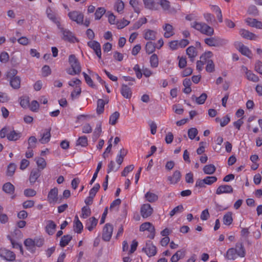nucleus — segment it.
Wrapping results in <instances>:
<instances>
[{"mask_svg": "<svg viewBox=\"0 0 262 262\" xmlns=\"http://www.w3.org/2000/svg\"><path fill=\"white\" fill-rule=\"evenodd\" d=\"M159 4L164 11H168L170 10L171 5L170 2L168 0H160Z\"/></svg>", "mask_w": 262, "mask_h": 262, "instance_id": "39", "label": "nucleus"}, {"mask_svg": "<svg viewBox=\"0 0 262 262\" xmlns=\"http://www.w3.org/2000/svg\"><path fill=\"white\" fill-rule=\"evenodd\" d=\"M17 74V71L15 69H11L7 72V77L10 78V84L14 89H18L20 85V79L18 76H15Z\"/></svg>", "mask_w": 262, "mask_h": 262, "instance_id": "4", "label": "nucleus"}, {"mask_svg": "<svg viewBox=\"0 0 262 262\" xmlns=\"http://www.w3.org/2000/svg\"><path fill=\"white\" fill-rule=\"evenodd\" d=\"M81 217L86 219L90 216L91 214V210L89 207L84 206L81 209Z\"/></svg>", "mask_w": 262, "mask_h": 262, "instance_id": "44", "label": "nucleus"}, {"mask_svg": "<svg viewBox=\"0 0 262 262\" xmlns=\"http://www.w3.org/2000/svg\"><path fill=\"white\" fill-rule=\"evenodd\" d=\"M162 28L165 31L164 36L165 38H168L174 34V28L171 25L166 23L163 26Z\"/></svg>", "mask_w": 262, "mask_h": 262, "instance_id": "16", "label": "nucleus"}, {"mask_svg": "<svg viewBox=\"0 0 262 262\" xmlns=\"http://www.w3.org/2000/svg\"><path fill=\"white\" fill-rule=\"evenodd\" d=\"M217 179L215 176H208L204 179L206 185H211L217 181Z\"/></svg>", "mask_w": 262, "mask_h": 262, "instance_id": "56", "label": "nucleus"}, {"mask_svg": "<svg viewBox=\"0 0 262 262\" xmlns=\"http://www.w3.org/2000/svg\"><path fill=\"white\" fill-rule=\"evenodd\" d=\"M58 200V189L54 187L50 190L48 195V201L50 204H55Z\"/></svg>", "mask_w": 262, "mask_h": 262, "instance_id": "11", "label": "nucleus"}, {"mask_svg": "<svg viewBox=\"0 0 262 262\" xmlns=\"http://www.w3.org/2000/svg\"><path fill=\"white\" fill-rule=\"evenodd\" d=\"M40 176V170L39 169H33L30 173L29 181L31 184H33L37 181Z\"/></svg>", "mask_w": 262, "mask_h": 262, "instance_id": "23", "label": "nucleus"}, {"mask_svg": "<svg viewBox=\"0 0 262 262\" xmlns=\"http://www.w3.org/2000/svg\"><path fill=\"white\" fill-rule=\"evenodd\" d=\"M61 33L62 36L61 38L64 41H69L70 42H74L75 41H77V38L73 34L72 32L68 29H65L61 26L58 28Z\"/></svg>", "mask_w": 262, "mask_h": 262, "instance_id": "5", "label": "nucleus"}, {"mask_svg": "<svg viewBox=\"0 0 262 262\" xmlns=\"http://www.w3.org/2000/svg\"><path fill=\"white\" fill-rule=\"evenodd\" d=\"M191 28L207 36H212L214 33V29L202 22L193 21L190 23Z\"/></svg>", "mask_w": 262, "mask_h": 262, "instance_id": "1", "label": "nucleus"}, {"mask_svg": "<svg viewBox=\"0 0 262 262\" xmlns=\"http://www.w3.org/2000/svg\"><path fill=\"white\" fill-rule=\"evenodd\" d=\"M156 48V44L151 41L147 42L145 45L146 52L148 54H150L154 52Z\"/></svg>", "mask_w": 262, "mask_h": 262, "instance_id": "37", "label": "nucleus"}, {"mask_svg": "<svg viewBox=\"0 0 262 262\" xmlns=\"http://www.w3.org/2000/svg\"><path fill=\"white\" fill-rule=\"evenodd\" d=\"M236 252L237 255L241 257L245 256L246 251L244 248V245L242 243H237L235 245Z\"/></svg>", "mask_w": 262, "mask_h": 262, "instance_id": "28", "label": "nucleus"}, {"mask_svg": "<svg viewBox=\"0 0 262 262\" xmlns=\"http://www.w3.org/2000/svg\"><path fill=\"white\" fill-rule=\"evenodd\" d=\"M36 163L38 167V169L40 170L43 169L46 167L47 165L45 160L43 158L41 157L38 158L36 159Z\"/></svg>", "mask_w": 262, "mask_h": 262, "instance_id": "51", "label": "nucleus"}, {"mask_svg": "<svg viewBox=\"0 0 262 262\" xmlns=\"http://www.w3.org/2000/svg\"><path fill=\"white\" fill-rule=\"evenodd\" d=\"M37 142V140L34 136H31L28 139V149H32L36 147V143Z\"/></svg>", "mask_w": 262, "mask_h": 262, "instance_id": "49", "label": "nucleus"}, {"mask_svg": "<svg viewBox=\"0 0 262 262\" xmlns=\"http://www.w3.org/2000/svg\"><path fill=\"white\" fill-rule=\"evenodd\" d=\"M98 220L95 217H90L87 220L85 227L90 231H91L96 226Z\"/></svg>", "mask_w": 262, "mask_h": 262, "instance_id": "27", "label": "nucleus"}, {"mask_svg": "<svg viewBox=\"0 0 262 262\" xmlns=\"http://www.w3.org/2000/svg\"><path fill=\"white\" fill-rule=\"evenodd\" d=\"M121 93L122 95L126 99H130L132 95V92L130 88L124 84L122 85Z\"/></svg>", "mask_w": 262, "mask_h": 262, "instance_id": "24", "label": "nucleus"}, {"mask_svg": "<svg viewBox=\"0 0 262 262\" xmlns=\"http://www.w3.org/2000/svg\"><path fill=\"white\" fill-rule=\"evenodd\" d=\"M215 170L216 168L213 164L205 165L203 168L204 172L207 174H212L214 173Z\"/></svg>", "mask_w": 262, "mask_h": 262, "instance_id": "35", "label": "nucleus"}, {"mask_svg": "<svg viewBox=\"0 0 262 262\" xmlns=\"http://www.w3.org/2000/svg\"><path fill=\"white\" fill-rule=\"evenodd\" d=\"M24 195L27 197H32L36 194V191L31 188H28L24 190Z\"/></svg>", "mask_w": 262, "mask_h": 262, "instance_id": "62", "label": "nucleus"}, {"mask_svg": "<svg viewBox=\"0 0 262 262\" xmlns=\"http://www.w3.org/2000/svg\"><path fill=\"white\" fill-rule=\"evenodd\" d=\"M105 9L103 7H99L97 9L95 13V19H100L103 15L105 13Z\"/></svg>", "mask_w": 262, "mask_h": 262, "instance_id": "50", "label": "nucleus"}, {"mask_svg": "<svg viewBox=\"0 0 262 262\" xmlns=\"http://www.w3.org/2000/svg\"><path fill=\"white\" fill-rule=\"evenodd\" d=\"M51 129H46L43 134L41 135V138L39 140L41 144L47 143L50 140L51 138Z\"/></svg>", "mask_w": 262, "mask_h": 262, "instance_id": "26", "label": "nucleus"}, {"mask_svg": "<svg viewBox=\"0 0 262 262\" xmlns=\"http://www.w3.org/2000/svg\"><path fill=\"white\" fill-rule=\"evenodd\" d=\"M204 42L209 47H220L227 45L228 41L225 39L214 36L205 38Z\"/></svg>", "mask_w": 262, "mask_h": 262, "instance_id": "2", "label": "nucleus"}, {"mask_svg": "<svg viewBox=\"0 0 262 262\" xmlns=\"http://www.w3.org/2000/svg\"><path fill=\"white\" fill-rule=\"evenodd\" d=\"M145 8L151 10H156V3L154 0H143Z\"/></svg>", "mask_w": 262, "mask_h": 262, "instance_id": "29", "label": "nucleus"}, {"mask_svg": "<svg viewBox=\"0 0 262 262\" xmlns=\"http://www.w3.org/2000/svg\"><path fill=\"white\" fill-rule=\"evenodd\" d=\"M147 23V19L145 17L140 18L133 25V29L135 30L138 29L143 25Z\"/></svg>", "mask_w": 262, "mask_h": 262, "instance_id": "48", "label": "nucleus"}, {"mask_svg": "<svg viewBox=\"0 0 262 262\" xmlns=\"http://www.w3.org/2000/svg\"><path fill=\"white\" fill-rule=\"evenodd\" d=\"M129 4L136 13L139 14L140 12V9L139 7V2L137 0H130Z\"/></svg>", "mask_w": 262, "mask_h": 262, "instance_id": "53", "label": "nucleus"}, {"mask_svg": "<svg viewBox=\"0 0 262 262\" xmlns=\"http://www.w3.org/2000/svg\"><path fill=\"white\" fill-rule=\"evenodd\" d=\"M100 186L98 183H96L94 185V187L90 190L89 195L94 198L97 192L100 189Z\"/></svg>", "mask_w": 262, "mask_h": 262, "instance_id": "59", "label": "nucleus"}, {"mask_svg": "<svg viewBox=\"0 0 262 262\" xmlns=\"http://www.w3.org/2000/svg\"><path fill=\"white\" fill-rule=\"evenodd\" d=\"M153 212V209L149 204H145L141 206L140 212L143 218H147L150 216Z\"/></svg>", "mask_w": 262, "mask_h": 262, "instance_id": "10", "label": "nucleus"}, {"mask_svg": "<svg viewBox=\"0 0 262 262\" xmlns=\"http://www.w3.org/2000/svg\"><path fill=\"white\" fill-rule=\"evenodd\" d=\"M16 166L14 163H10L8 165L7 170V175L11 177L13 175L16 170Z\"/></svg>", "mask_w": 262, "mask_h": 262, "instance_id": "46", "label": "nucleus"}, {"mask_svg": "<svg viewBox=\"0 0 262 262\" xmlns=\"http://www.w3.org/2000/svg\"><path fill=\"white\" fill-rule=\"evenodd\" d=\"M113 231V225L110 223L105 225L102 232V238L103 241L108 242L110 241Z\"/></svg>", "mask_w": 262, "mask_h": 262, "instance_id": "7", "label": "nucleus"}, {"mask_svg": "<svg viewBox=\"0 0 262 262\" xmlns=\"http://www.w3.org/2000/svg\"><path fill=\"white\" fill-rule=\"evenodd\" d=\"M68 16L72 20L76 22L78 24H82L83 23L84 15L80 12L77 11H71L68 13Z\"/></svg>", "mask_w": 262, "mask_h": 262, "instance_id": "8", "label": "nucleus"}, {"mask_svg": "<svg viewBox=\"0 0 262 262\" xmlns=\"http://www.w3.org/2000/svg\"><path fill=\"white\" fill-rule=\"evenodd\" d=\"M75 228L74 231L77 233H80L83 230V225L82 223L79 220L78 216L76 215L75 217Z\"/></svg>", "mask_w": 262, "mask_h": 262, "instance_id": "36", "label": "nucleus"}, {"mask_svg": "<svg viewBox=\"0 0 262 262\" xmlns=\"http://www.w3.org/2000/svg\"><path fill=\"white\" fill-rule=\"evenodd\" d=\"M119 116L120 114L118 112H115L114 113H113L110 117V124L113 125H115L117 122L118 119L119 118Z\"/></svg>", "mask_w": 262, "mask_h": 262, "instance_id": "42", "label": "nucleus"}, {"mask_svg": "<svg viewBox=\"0 0 262 262\" xmlns=\"http://www.w3.org/2000/svg\"><path fill=\"white\" fill-rule=\"evenodd\" d=\"M239 33L242 37L247 39L255 40L257 38L256 34L244 29H240Z\"/></svg>", "mask_w": 262, "mask_h": 262, "instance_id": "13", "label": "nucleus"}, {"mask_svg": "<svg viewBox=\"0 0 262 262\" xmlns=\"http://www.w3.org/2000/svg\"><path fill=\"white\" fill-rule=\"evenodd\" d=\"M102 132L101 129V124L99 123L97 125V126L95 129V131L93 133V138L95 139H97L100 135V134Z\"/></svg>", "mask_w": 262, "mask_h": 262, "instance_id": "61", "label": "nucleus"}, {"mask_svg": "<svg viewBox=\"0 0 262 262\" xmlns=\"http://www.w3.org/2000/svg\"><path fill=\"white\" fill-rule=\"evenodd\" d=\"M207 66L206 67V70L207 72L211 73L214 71V64L213 61L211 59H208L207 61Z\"/></svg>", "mask_w": 262, "mask_h": 262, "instance_id": "57", "label": "nucleus"}, {"mask_svg": "<svg viewBox=\"0 0 262 262\" xmlns=\"http://www.w3.org/2000/svg\"><path fill=\"white\" fill-rule=\"evenodd\" d=\"M46 13L48 17L53 23H54L57 25L58 28L61 26L60 22L58 20V18L56 16V14L53 12L51 9H47L46 10Z\"/></svg>", "mask_w": 262, "mask_h": 262, "instance_id": "21", "label": "nucleus"}, {"mask_svg": "<svg viewBox=\"0 0 262 262\" xmlns=\"http://www.w3.org/2000/svg\"><path fill=\"white\" fill-rule=\"evenodd\" d=\"M56 225L52 220H49L47 222L46 231L49 235H53L55 231Z\"/></svg>", "mask_w": 262, "mask_h": 262, "instance_id": "25", "label": "nucleus"}, {"mask_svg": "<svg viewBox=\"0 0 262 262\" xmlns=\"http://www.w3.org/2000/svg\"><path fill=\"white\" fill-rule=\"evenodd\" d=\"M150 66L152 68H157L159 64L158 56L156 54H152L150 57Z\"/></svg>", "mask_w": 262, "mask_h": 262, "instance_id": "45", "label": "nucleus"}, {"mask_svg": "<svg viewBox=\"0 0 262 262\" xmlns=\"http://www.w3.org/2000/svg\"><path fill=\"white\" fill-rule=\"evenodd\" d=\"M198 134V129L196 128L192 127L188 129V136L191 140L194 139Z\"/></svg>", "mask_w": 262, "mask_h": 262, "instance_id": "55", "label": "nucleus"}, {"mask_svg": "<svg viewBox=\"0 0 262 262\" xmlns=\"http://www.w3.org/2000/svg\"><path fill=\"white\" fill-rule=\"evenodd\" d=\"M0 255L7 260L12 261L15 258V255L13 252L6 249H1L0 250Z\"/></svg>", "mask_w": 262, "mask_h": 262, "instance_id": "18", "label": "nucleus"}, {"mask_svg": "<svg viewBox=\"0 0 262 262\" xmlns=\"http://www.w3.org/2000/svg\"><path fill=\"white\" fill-rule=\"evenodd\" d=\"M186 54L188 55L190 60L193 62L195 58L198 55V51L196 48L193 46H190L186 50Z\"/></svg>", "mask_w": 262, "mask_h": 262, "instance_id": "19", "label": "nucleus"}, {"mask_svg": "<svg viewBox=\"0 0 262 262\" xmlns=\"http://www.w3.org/2000/svg\"><path fill=\"white\" fill-rule=\"evenodd\" d=\"M239 51L241 52V53L251 58L252 57V53L251 51L250 50V49L243 44L241 43V45L239 46Z\"/></svg>", "mask_w": 262, "mask_h": 262, "instance_id": "30", "label": "nucleus"}, {"mask_svg": "<svg viewBox=\"0 0 262 262\" xmlns=\"http://www.w3.org/2000/svg\"><path fill=\"white\" fill-rule=\"evenodd\" d=\"M82 74L84 76L86 83L92 88H96L95 84H94L92 78L85 72H83Z\"/></svg>", "mask_w": 262, "mask_h": 262, "instance_id": "54", "label": "nucleus"}, {"mask_svg": "<svg viewBox=\"0 0 262 262\" xmlns=\"http://www.w3.org/2000/svg\"><path fill=\"white\" fill-rule=\"evenodd\" d=\"M3 190L7 193L13 194L14 192L15 187L11 183L7 182L4 184Z\"/></svg>", "mask_w": 262, "mask_h": 262, "instance_id": "31", "label": "nucleus"}, {"mask_svg": "<svg viewBox=\"0 0 262 262\" xmlns=\"http://www.w3.org/2000/svg\"><path fill=\"white\" fill-rule=\"evenodd\" d=\"M236 250L232 248L228 250L226 253V258L230 260H234L237 257Z\"/></svg>", "mask_w": 262, "mask_h": 262, "instance_id": "38", "label": "nucleus"}, {"mask_svg": "<svg viewBox=\"0 0 262 262\" xmlns=\"http://www.w3.org/2000/svg\"><path fill=\"white\" fill-rule=\"evenodd\" d=\"M142 250L143 252H145L148 257L155 256L157 253V248L150 241L146 242L145 246L142 248Z\"/></svg>", "mask_w": 262, "mask_h": 262, "instance_id": "6", "label": "nucleus"}, {"mask_svg": "<svg viewBox=\"0 0 262 262\" xmlns=\"http://www.w3.org/2000/svg\"><path fill=\"white\" fill-rule=\"evenodd\" d=\"M24 244L29 250L31 251H33L34 250L35 246L34 239L33 240L31 238H27L25 241Z\"/></svg>", "mask_w": 262, "mask_h": 262, "instance_id": "41", "label": "nucleus"}, {"mask_svg": "<svg viewBox=\"0 0 262 262\" xmlns=\"http://www.w3.org/2000/svg\"><path fill=\"white\" fill-rule=\"evenodd\" d=\"M69 62L72 68V71H68V74L71 75L79 74L81 72V67L78 59L74 55L69 56Z\"/></svg>", "mask_w": 262, "mask_h": 262, "instance_id": "3", "label": "nucleus"}, {"mask_svg": "<svg viewBox=\"0 0 262 262\" xmlns=\"http://www.w3.org/2000/svg\"><path fill=\"white\" fill-rule=\"evenodd\" d=\"M242 69L245 73L246 78L248 80L254 82H257L259 81L258 77L254 74L251 71L248 70L247 67L242 66Z\"/></svg>", "mask_w": 262, "mask_h": 262, "instance_id": "14", "label": "nucleus"}, {"mask_svg": "<svg viewBox=\"0 0 262 262\" xmlns=\"http://www.w3.org/2000/svg\"><path fill=\"white\" fill-rule=\"evenodd\" d=\"M21 136V133L16 132L15 130L11 129L9 128V131L7 134V138L9 141H15L18 140Z\"/></svg>", "mask_w": 262, "mask_h": 262, "instance_id": "17", "label": "nucleus"}, {"mask_svg": "<svg viewBox=\"0 0 262 262\" xmlns=\"http://www.w3.org/2000/svg\"><path fill=\"white\" fill-rule=\"evenodd\" d=\"M145 197L146 200L150 203L155 202L158 199V196L157 194L150 192H147L145 194Z\"/></svg>", "mask_w": 262, "mask_h": 262, "instance_id": "40", "label": "nucleus"}, {"mask_svg": "<svg viewBox=\"0 0 262 262\" xmlns=\"http://www.w3.org/2000/svg\"><path fill=\"white\" fill-rule=\"evenodd\" d=\"M105 102L103 99H99L97 101V113L98 114H101L104 112V107L105 105Z\"/></svg>", "mask_w": 262, "mask_h": 262, "instance_id": "43", "label": "nucleus"}, {"mask_svg": "<svg viewBox=\"0 0 262 262\" xmlns=\"http://www.w3.org/2000/svg\"><path fill=\"white\" fill-rule=\"evenodd\" d=\"M77 145H80L82 147H85L88 145V139L85 136L80 137L76 142Z\"/></svg>", "mask_w": 262, "mask_h": 262, "instance_id": "47", "label": "nucleus"}, {"mask_svg": "<svg viewBox=\"0 0 262 262\" xmlns=\"http://www.w3.org/2000/svg\"><path fill=\"white\" fill-rule=\"evenodd\" d=\"M181 178V173L180 171L176 170L172 176H169L167 180L170 182V184H175L177 183Z\"/></svg>", "mask_w": 262, "mask_h": 262, "instance_id": "22", "label": "nucleus"}, {"mask_svg": "<svg viewBox=\"0 0 262 262\" xmlns=\"http://www.w3.org/2000/svg\"><path fill=\"white\" fill-rule=\"evenodd\" d=\"M183 210V205H180L178 206L174 207L170 212H169V215L172 217L176 213L179 212H181Z\"/></svg>", "mask_w": 262, "mask_h": 262, "instance_id": "60", "label": "nucleus"}, {"mask_svg": "<svg viewBox=\"0 0 262 262\" xmlns=\"http://www.w3.org/2000/svg\"><path fill=\"white\" fill-rule=\"evenodd\" d=\"M140 231H148L150 233V237L154 238L155 235V228L153 225L149 222H145L142 224L140 227Z\"/></svg>", "mask_w": 262, "mask_h": 262, "instance_id": "9", "label": "nucleus"}, {"mask_svg": "<svg viewBox=\"0 0 262 262\" xmlns=\"http://www.w3.org/2000/svg\"><path fill=\"white\" fill-rule=\"evenodd\" d=\"M88 45L95 51L98 57L100 59L101 58V51L100 44L97 41H90L88 42Z\"/></svg>", "mask_w": 262, "mask_h": 262, "instance_id": "12", "label": "nucleus"}, {"mask_svg": "<svg viewBox=\"0 0 262 262\" xmlns=\"http://www.w3.org/2000/svg\"><path fill=\"white\" fill-rule=\"evenodd\" d=\"M115 7L119 13H122L124 8V4L121 0H117L115 4Z\"/></svg>", "mask_w": 262, "mask_h": 262, "instance_id": "52", "label": "nucleus"}, {"mask_svg": "<svg viewBox=\"0 0 262 262\" xmlns=\"http://www.w3.org/2000/svg\"><path fill=\"white\" fill-rule=\"evenodd\" d=\"M232 213L231 212H227L223 216V223L226 225H230L233 222Z\"/></svg>", "mask_w": 262, "mask_h": 262, "instance_id": "34", "label": "nucleus"}, {"mask_svg": "<svg viewBox=\"0 0 262 262\" xmlns=\"http://www.w3.org/2000/svg\"><path fill=\"white\" fill-rule=\"evenodd\" d=\"M72 239V236L70 234L64 235L61 237L60 241V246L61 247H64L68 245L69 242Z\"/></svg>", "mask_w": 262, "mask_h": 262, "instance_id": "32", "label": "nucleus"}, {"mask_svg": "<svg viewBox=\"0 0 262 262\" xmlns=\"http://www.w3.org/2000/svg\"><path fill=\"white\" fill-rule=\"evenodd\" d=\"M157 32L150 29H145L143 32V37L146 40H155L156 39Z\"/></svg>", "mask_w": 262, "mask_h": 262, "instance_id": "20", "label": "nucleus"}, {"mask_svg": "<svg viewBox=\"0 0 262 262\" xmlns=\"http://www.w3.org/2000/svg\"><path fill=\"white\" fill-rule=\"evenodd\" d=\"M195 98L196 102L198 104H204L207 98V95L206 93H202L199 97H194Z\"/></svg>", "mask_w": 262, "mask_h": 262, "instance_id": "58", "label": "nucleus"}, {"mask_svg": "<svg viewBox=\"0 0 262 262\" xmlns=\"http://www.w3.org/2000/svg\"><path fill=\"white\" fill-rule=\"evenodd\" d=\"M134 165H129L125 167L121 172V176L122 177H126L129 172L132 171L134 169Z\"/></svg>", "mask_w": 262, "mask_h": 262, "instance_id": "63", "label": "nucleus"}, {"mask_svg": "<svg viewBox=\"0 0 262 262\" xmlns=\"http://www.w3.org/2000/svg\"><path fill=\"white\" fill-rule=\"evenodd\" d=\"M233 191V189L231 185H222L220 186L216 190V194L217 195L222 193H231Z\"/></svg>", "mask_w": 262, "mask_h": 262, "instance_id": "15", "label": "nucleus"}, {"mask_svg": "<svg viewBox=\"0 0 262 262\" xmlns=\"http://www.w3.org/2000/svg\"><path fill=\"white\" fill-rule=\"evenodd\" d=\"M184 251L179 250L172 255L171 257L170 260L171 262H177L180 259L184 257Z\"/></svg>", "mask_w": 262, "mask_h": 262, "instance_id": "33", "label": "nucleus"}, {"mask_svg": "<svg viewBox=\"0 0 262 262\" xmlns=\"http://www.w3.org/2000/svg\"><path fill=\"white\" fill-rule=\"evenodd\" d=\"M81 93V88L79 86H77L76 89L71 94V97L72 98V100H74L75 98L78 97Z\"/></svg>", "mask_w": 262, "mask_h": 262, "instance_id": "64", "label": "nucleus"}]
</instances>
